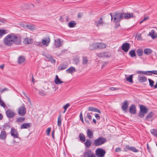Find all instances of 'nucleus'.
Here are the masks:
<instances>
[{
  "label": "nucleus",
  "mask_w": 157,
  "mask_h": 157,
  "mask_svg": "<svg viewBox=\"0 0 157 157\" xmlns=\"http://www.w3.org/2000/svg\"><path fill=\"white\" fill-rule=\"evenodd\" d=\"M67 65L64 62L61 63L58 67V70L59 71H61L66 69Z\"/></svg>",
  "instance_id": "obj_17"
},
{
  "label": "nucleus",
  "mask_w": 157,
  "mask_h": 157,
  "mask_svg": "<svg viewBox=\"0 0 157 157\" xmlns=\"http://www.w3.org/2000/svg\"><path fill=\"white\" fill-rule=\"evenodd\" d=\"M80 140L82 142H84L86 140V137L82 133H80L79 135Z\"/></svg>",
  "instance_id": "obj_31"
},
{
  "label": "nucleus",
  "mask_w": 157,
  "mask_h": 157,
  "mask_svg": "<svg viewBox=\"0 0 157 157\" xmlns=\"http://www.w3.org/2000/svg\"><path fill=\"white\" fill-rule=\"evenodd\" d=\"M147 78L144 75L139 76L138 78V81L140 82H143L147 81Z\"/></svg>",
  "instance_id": "obj_18"
},
{
  "label": "nucleus",
  "mask_w": 157,
  "mask_h": 157,
  "mask_svg": "<svg viewBox=\"0 0 157 157\" xmlns=\"http://www.w3.org/2000/svg\"><path fill=\"white\" fill-rule=\"evenodd\" d=\"M43 55L45 56L47 58L49 59V61H50L52 63H55L56 62V60L54 59H53L52 56L49 54H44Z\"/></svg>",
  "instance_id": "obj_20"
},
{
  "label": "nucleus",
  "mask_w": 157,
  "mask_h": 157,
  "mask_svg": "<svg viewBox=\"0 0 157 157\" xmlns=\"http://www.w3.org/2000/svg\"><path fill=\"white\" fill-rule=\"evenodd\" d=\"M31 124L30 123H24L21 125L20 128L23 129L30 128L31 127Z\"/></svg>",
  "instance_id": "obj_15"
},
{
  "label": "nucleus",
  "mask_w": 157,
  "mask_h": 157,
  "mask_svg": "<svg viewBox=\"0 0 157 157\" xmlns=\"http://www.w3.org/2000/svg\"><path fill=\"white\" fill-rule=\"evenodd\" d=\"M89 49L90 50H96L98 49L97 43H94L92 44L89 47Z\"/></svg>",
  "instance_id": "obj_16"
},
{
  "label": "nucleus",
  "mask_w": 157,
  "mask_h": 157,
  "mask_svg": "<svg viewBox=\"0 0 157 157\" xmlns=\"http://www.w3.org/2000/svg\"><path fill=\"white\" fill-rule=\"evenodd\" d=\"M109 89L111 90H117L119 89L118 88L114 87H111L109 88Z\"/></svg>",
  "instance_id": "obj_56"
},
{
  "label": "nucleus",
  "mask_w": 157,
  "mask_h": 157,
  "mask_svg": "<svg viewBox=\"0 0 157 157\" xmlns=\"http://www.w3.org/2000/svg\"><path fill=\"white\" fill-rule=\"evenodd\" d=\"M105 153V150L101 148H98L95 151L96 155L98 157H104Z\"/></svg>",
  "instance_id": "obj_4"
},
{
  "label": "nucleus",
  "mask_w": 157,
  "mask_h": 157,
  "mask_svg": "<svg viewBox=\"0 0 157 157\" xmlns=\"http://www.w3.org/2000/svg\"><path fill=\"white\" fill-rule=\"evenodd\" d=\"M148 75H151L152 74L157 75V70L148 71Z\"/></svg>",
  "instance_id": "obj_47"
},
{
  "label": "nucleus",
  "mask_w": 157,
  "mask_h": 157,
  "mask_svg": "<svg viewBox=\"0 0 157 157\" xmlns=\"http://www.w3.org/2000/svg\"><path fill=\"white\" fill-rule=\"evenodd\" d=\"M123 15V19H129L131 18H134L135 17V16L133 15L132 13H122Z\"/></svg>",
  "instance_id": "obj_7"
},
{
  "label": "nucleus",
  "mask_w": 157,
  "mask_h": 157,
  "mask_svg": "<svg viewBox=\"0 0 157 157\" xmlns=\"http://www.w3.org/2000/svg\"><path fill=\"white\" fill-rule=\"evenodd\" d=\"M70 106V104L69 103H67L63 106V108L65 110L63 112L64 113L66 111V110Z\"/></svg>",
  "instance_id": "obj_54"
},
{
  "label": "nucleus",
  "mask_w": 157,
  "mask_h": 157,
  "mask_svg": "<svg viewBox=\"0 0 157 157\" xmlns=\"http://www.w3.org/2000/svg\"><path fill=\"white\" fill-rule=\"evenodd\" d=\"M129 54L130 56L132 57H134L136 56V54L135 53V51L133 50H132L130 51L129 52Z\"/></svg>",
  "instance_id": "obj_39"
},
{
  "label": "nucleus",
  "mask_w": 157,
  "mask_h": 157,
  "mask_svg": "<svg viewBox=\"0 0 157 157\" xmlns=\"http://www.w3.org/2000/svg\"><path fill=\"white\" fill-rule=\"evenodd\" d=\"M51 130V128H48L47 129V134L48 135H49Z\"/></svg>",
  "instance_id": "obj_59"
},
{
  "label": "nucleus",
  "mask_w": 157,
  "mask_h": 157,
  "mask_svg": "<svg viewBox=\"0 0 157 157\" xmlns=\"http://www.w3.org/2000/svg\"><path fill=\"white\" fill-rule=\"evenodd\" d=\"M96 55L99 57H108L107 55L106 52H101L100 53H97Z\"/></svg>",
  "instance_id": "obj_25"
},
{
  "label": "nucleus",
  "mask_w": 157,
  "mask_h": 157,
  "mask_svg": "<svg viewBox=\"0 0 157 157\" xmlns=\"http://www.w3.org/2000/svg\"><path fill=\"white\" fill-rule=\"evenodd\" d=\"M76 24V23L75 21H71L68 23V26L70 28H73L75 26Z\"/></svg>",
  "instance_id": "obj_37"
},
{
  "label": "nucleus",
  "mask_w": 157,
  "mask_h": 157,
  "mask_svg": "<svg viewBox=\"0 0 157 157\" xmlns=\"http://www.w3.org/2000/svg\"><path fill=\"white\" fill-rule=\"evenodd\" d=\"M146 113L144 112H142L140 111L138 117L140 118H143L144 117V115Z\"/></svg>",
  "instance_id": "obj_50"
},
{
  "label": "nucleus",
  "mask_w": 157,
  "mask_h": 157,
  "mask_svg": "<svg viewBox=\"0 0 157 157\" xmlns=\"http://www.w3.org/2000/svg\"><path fill=\"white\" fill-rule=\"evenodd\" d=\"M54 82L56 84H61L63 82V81H61L60 80L58 76L57 75H56Z\"/></svg>",
  "instance_id": "obj_29"
},
{
  "label": "nucleus",
  "mask_w": 157,
  "mask_h": 157,
  "mask_svg": "<svg viewBox=\"0 0 157 157\" xmlns=\"http://www.w3.org/2000/svg\"><path fill=\"white\" fill-rule=\"evenodd\" d=\"M151 133L154 136L157 137V130L155 129H152L150 131Z\"/></svg>",
  "instance_id": "obj_42"
},
{
  "label": "nucleus",
  "mask_w": 157,
  "mask_h": 157,
  "mask_svg": "<svg viewBox=\"0 0 157 157\" xmlns=\"http://www.w3.org/2000/svg\"><path fill=\"white\" fill-rule=\"evenodd\" d=\"M33 42V40L30 38H25L24 39V44H30L32 43Z\"/></svg>",
  "instance_id": "obj_28"
},
{
  "label": "nucleus",
  "mask_w": 157,
  "mask_h": 157,
  "mask_svg": "<svg viewBox=\"0 0 157 157\" xmlns=\"http://www.w3.org/2000/svg\"><path fill=\"white\" fill-rule=\"evenodd\" d=\"M128 105L129 103L128 101L127 100H124L122 103V105L121 106V109L122 110L126 112Z\"/></svg>",
  "instance_id": "obj_10"
},
{
  "label": "nucleus",
  "mask_w": 157,
  "mask_h": 157,
  "mask_svg": "<svg viewBox=\"0 0 157 157\" xmlns=\"http://www.w3.org/2000/svg\"><path fill=\"white\" fill-rule=\"evenodd\" d=\"M25 118L24 117H19L16 119V122L17 123H21L24 121Z\"/></svg>",
  "instance_id": "obj_41"
},
{
  "label": "nucleus",
  "mask_w": 157,
  "mask_h": 157,
  "mask_svg": "<svg viewBox=\"0 0 157 157\" xmlns=\"http://www.w3.org/2000/svg\"><path fill=\"white\" fill-rule=\"evenodd\" d=\"M94 154L90 150H89L84 153V155L85 156L90 157L91 155H94Z\"/></svg>",
  "instance_id": "obj_33"
},
{
  "label": "nucleus",
  "mask_w": 157,
  "mask_h": 157,
  "mask_svg": "<svg viewBox=\"0 0 157 157\" xmlns=\"http://www.w3.org/2000/svg\"><path fill=\"white\" fill-rule=\"evenodd\" d=\"M76 71L75 68L73 67H71L68 69L66 71L67 73L71 74Z\"/></svg>",
  "instance_id": "obj_26"
},
{
  "label": "nucleus",
  "mask_w": 157,
  "mask_h": 157,
  "mask_svg": "<svg viewBox=\"0 0 157 157\" xmlns=\"http://www.w3.org/2000/svg\"><path fill=\"white\" fill-rule=\"evenodd\" d=\"M102 18H101L99 20H95L94 23L95 25L97 27H99L100 26L104 24V22L102 20Z\"/></svg>",
  "instance_id": "obj_19"
},
{
  "label": "nucleus",
  "mask_w": 157,
  "mask_h": 157,
  "mask_svg": "<svg viewBox=\"0 0 157 157\" xmlns=\"http://www.w3.org/2000/svg\"><path fill=\"white\" fill-rule=\"evenodd\" d=\"M39 93L42 96H45L46 95V93L43 90L40 91Z\"/></svg>",
  "instance_id": "obj_53"
},
{
  "label": "nucleus",
  "mask_w": 157,
  "mask_h": 157,
  "mask_svg": "<svg viewBox=\"0 0 157 157\" xmlns=\"http://www.w3.org/2000/svg\"><path fill=\"white\" fill-rule=\"evenodd\" d=\"M136 53L138 56H142L143 55V50L142 49H139L137 50Z\"/></svg>",
  "instance_id": "obj_38"
},
{
  "label": "nucleus",
  "mask_w": 157,
  "mask_h": 157,
  "mask_svg": "<svg viewBox=\"0 0 157 157\" xmlns=\"http://www.w3.org/2000/svg\"><path fill=\"white\" fill-rule=\"evenodd\" d=\"M7 136L6 133L4 129H3L2 131L0 134V139L1 140H5Z\"/></svg>",
  "instance_id": "obj_13"
},
{
  "label": "nucleus",
  "mask_w": 157,
  "mask_h": 157,
  "mask_svg": "<svg viewBox=\"0 0 157 157\" xmlns=\"http://www.w3.org/2000/svg\"><path fill=\"white\" fill-rule=\"evenodd\" d=\"M57 125L59 127H60L61 125V115H59L58 117Z\"/></svg>",
  "instance_id": "obj_40"
},
{
  "label": "nucleus",
  "mask_w": 157,
  "mask_h": 157,
  "mask_svg": "<svg viewBox=\"0 0 157 157\" xmlns=\"http://www.w3.org/2000/svg\"><path fill=\"white\" fill-rule=\"evenodd\" d=\"M26 27L28 29L31 30H33L35 29V27L33 25H26Z\"/></svg>",
  "instance_id": "obj_51"
},
{
  "label": "nucleus",
  "mask_w": 157,
  "mask_h": 157,
  "mask_svg": "<svg viewBox=\"0 0 157 157\" xmlns=\"http://www.w3.org/2000/svg\"><path fill=\"white\" fill-rule=\"evenodd\" d=\"M140 111L142 112H144L145 113H147L148 111V109L145 106L143 105H141L140 106Z\"/></svg>",
  "instance_id": "obj_23"
},
{
  "label": "nucleus",
  "mask_w": 157,
  "mask_h": 157,
  "mask_svg": "<svg viewBox=\"0 0 157 157\" xmlns=\"http://www.w3.org/2000/svg\"><path fill=\"white\" fill-rule=\"evenodd\" d=\"M129 112L130 113L134 114L136 113V108L134 105L132 104L130 106Z\"/></svg>",
  "instance_id": "obj_12"
},
{
  "label": "nucleus",
  "mask_w": 157,
  "mask_h": 157,
  "mask_svg": "<svg viewBox=\"0 0 157 157\" xmlns=\"http://www.w3.org/2000/svg\"><path fill=\"white\" fill-rule=\"evenodd\" d=\"M98 49H101L105 48L106 45L102 43H97Z\"/></svg>",
  "instance_id": "obj_24"
},
{
  "label": "nucleus",
  "mask_w": 157,
  "mask_h": 157,
  "mask_svg": "<svg viewBox=\"0 0 157 157\" xmlns=\"http://www.w3.org/2000/svg\"><path fill=\"white\" fill-rule=\"evenodd\" d=\"M25 60V59L23 56H20L19 57L17 62L19 64H21L23 63Z\"/></svg>",
  "instance_id": "obj_30"
},
{
  "label": "nucleus",
  "mask_w": 157,
  "mask_h": 157,
  "mask_svg": "<svg viewBox=\"0 0 157 157\" xmlns=\"http://www.w3.org/2000/svg\"><path fill=\"white\" fill-rule=\"evenodd\" d=\"M133 75H130L128 77L126 78V80L131 83H133V82L132 80Z\"/></svg>",
  "instance_id": "obj_35"
},
{
  "label": "nucleus",
  "mask_w": 157,
  "mask_h": 157,
  "mask_svg": "<svg viewBox=\"0 0 157 157\" xmlns=\"http://www.w3.org/2000/svg\"><path fill=\"white\" fill-rule=\"evenodd\" d=\"M148 71H137V73L138 74H141L143 75H148Z\"/></svg>",
  "instance_id": "obj_46"
},
{
  "label": "nucleus",
  "mask_w": 157,
  "mask_h": 157,
  "mask_svg": "<svg viewBox=\"0 0 157 157\" xmlns=\"http://www.w3.org/2000/svg\"><path fill=\"white\" fill-rule=\"evenodd\" d=\"M106 141V140L105 138L100 136L94 140L93 145L95 146H98L103 144Z\"/></svg>",
  "instance_id": "obj_2"
},
{
  "label": "nucleus",
  "mask_w": 157,
  "mask_h": 157,
  "mask_svg": "<svg viewBox=\"0 0 157 157\" xmlns=\"http://www.w3.org/2000/svg\"><path fill=\"white\" fill-rule=\"evenodd\" d=\"M10 133L11 136H13L14 138H18L19 133L17 130L13 127L11 128Z\"/></svg>",
  "instance_id": "obj_9"
},
{
  "label": "nucleus",
  "mask_w": 157,
  "mask_h": 157,
  "mask_svg": "<svg viewBox=\"0 0 157 157\" xmlns=\"http://www.w3.org/2000/svg\"><path fill=\"white\" fill-rule=\"evenodd\" d=\"M3 41L4 44L7 46H11L13 44L19 45L21 44V37L17 34L11 33L7 35Z\"/></svg>",
  "instance_id": "obj_1"
},
{
  "label": "nucleus",
  "mask_w": 157,
  "mask_h": 157,
  "mask_svg": "<svg viewBox=\"0 0 157 157\" xmlns=\"http://www.w3.org/2000/svg\"><path fill=\"white\" fill-rule=\"evenodd\" d=\"M0 21L3 23H4L6 22L5 19L2 18H0Z\"/></svg>",
  "instance_id": "obj_61"
},
{
  "label": "nucleus",
  "mask_w": 157,
  "mask_h": 157,
  "mask_svg": "<svg viewBox=\"0 0 157 157\" xmlns=\"http://www.w3.org/2000/svg\"><path fill=\"white\" fill-rule=\"evenodd\" d=\"M148 80L149 83V85L151 87H153V84L154 83V82L152 80L149 78L148 79Z\"/></svg>",
  "instance_id": "obj_48"
},
{
  "label": "nucleus",
  "mask_w": 157,
  "mask_h": 157,
  "mask_svg": "<svg viewBox=\"0 0 157 157\" xmlns=\"http://www.w3.org/2000/svg\"><path fill=\"white\" fill-rule=\"evenodd\" d=\"M6 114L8 118H10L13 117L15 113L13 110L8 109L6 111Z\"/></svg>",
  "instance_id": "obj_11"
},
{
  "label": "nucleus",
  "mask_w": 157,
  "mask_h": 157,
  "mask_svg": "<svg viewBox=\"0 0 157 157\" xmlns=\"http://www.w3.org/2000/svg\"><path fill=\"white\" fill-rule=\"evenodd\" d=\"M130 47V44L128 43L123 44L121 46L122 49L125 52H127Z\"/></svg>",
  "instance_id": "obj_8"
},
{
  "label": "nucleus",
  "mask_w": 157,
  "mask_h": 157,
  "mask_svg": "<svg viewBox=\"0 0 157 157\" xmlns=\"http://www.w3.org/2000/svg\"><path fill=\"white\" fill-rule=\"evenodd\" d=\"M6 33V30L5 29H0V37H2Z\"/></svg>",
  "instance_id": "obj_45"
},
{
  "label": "nucleus",
  "mask_w": 157,
  "mask_h": 157,
  "mask_svg": "<svg viewBox=\"0 0 157 157\" xmlns=\"http://www.w3.org/2000/svg\"><path fill=\"white\" fill-rule=\"evenodd\" d=\"M61 45V42L60 41V39H59L57 40H55V45L56 48L60 47Z\"/></svg>",
  "instance_id": "obj_32"
},
{
  "label": "nucleus",
  "mask_w": 157,
  "mask_h": 157,
  "mask_svg": "<svg viewBox=\"0 0 157 157\" xmlns=\"http://www.w3.org/2000/svg\"><path fill=\"white\" fill-rule=\"evenodd\" d=\"M87 135L90 139H92L93 137V132L90 129H88L86 131Z\"/></svg>",
  "instance_id": "obj_21"
},
{
  "label": "nucleus",
  "mask_w": 157,
  "mask_h": 157,
  "mask_svg": "<svg viewBox=\"0 0 157 157\" xmlns=\"http://www.w3.org/2000/svg\"><path fill=\"white\" fill-rule=\"evenodd\" d=\"M153 114L154 113L152 112H150L149 113H148V115L146 117V120L147 121H149V119L151 118L153 116Z\"/></svg>",
  "instance_id": "obj_43"
},
{
  "label": "nucleus",
  "mask_w": 157,
  "mask_h": 157,
  "mask_svg": "<svg viewBox=\"0 0 157 157\" xmlns=\"http://www.w3.org/2000/svg\"><path fill=\"white\" fill-rule=\"evenodd\" d=\"M36 45L39 46V47H42V44L41 43V42H37L36 43Z\"/></svg>",
  "instance_id": "obj_58"
},
{
  "label": "nucleus",
  "mask_w": 157,
  "mask_h": 157,
  "mask_svg": "<svg viewBox=\"0 0 157 157\" xmlns=\"http://www.w3.org/2000/svg\"><path fill=\"white\" fill-rule=\"evenodd\" d=\"M152 52V51L151 49L147 48L144 50V52L146 55H149Z\"/></svg>",
  "instance_id": "obj_34"
},
{
  "label": "nucleus",
  "mask_w": 157,
  "mask_h": 157,
  "mask_svg": "<svg viewBox=\"0 0 157 157\" xmlns=\"http://www.w3.org/2000/svg\"><path fill=\"white\" fill-rule=\"evenodd\" d=\"M95 116L97 120H99L100 119V117L98 114H96Z\"/></svg>",
  "instance_id": "obj_60"
},
{
  "label": "nucleus",
  "mask_w": 157,
  "mask_h": 157,
  "mask_svg": "<svg viewBox=\"0 0 157 157\" xmlns=\"http://www.w3.org/2000/svg\"><path fill=\"white\" fill-rule=\"evenodd\" d=\"M23 106H20L18 109V113L21 116L24 115L26 113V109L25 105L23 104Z\"/></svg>",
  "instance_id": "obj_5"
},
{
  "label": "nucleus",
  "mask_w": 157,
  "mask_h": 157,
  "mask_svg": "<svg viewBox=\"0 0 157 157\" xmlns=\"http://www.w3.org/2000/svg\"><path fill=\"white\" fill-rule=\"evenodd\" d=\"M88 110L89 111H94L101 113V112L98 109L94 107H90L88 108Z\"/></svg>",
  "instance_id": "obj_22"
},
{
  "label": "nucleus",
  "mask_w": 157,
  "mask_h": 157,
  "mask_svg": "<svg viewBox=\"0 0 157 157\" xmlns=\"http://www.w3.org/2000/svg\"><path fill=\"white\" fill-rule=\"evenodd\" d=\"M80 118L82 121V122L84 123V121H83V117H82V112H81L80 113V116H79Z\"/></svg>",
  "instance_id": "obj_55"
},
{
  "label": "nucleus",
  "mask_w": 157,
  "mask_h": 157,
  "mask_svg": "<svg viewBox=\"0 0 157 157\" xmlns=\"http://www.w3.org/2000/svg\"><path fill=\"white\" fill-rule=\"evenodd\" d=\"M85 120L86 123V124H90L89 121L87 120L86 118H85Z\"/></svg>",
  "instance_id": "obj_64"
},
{
  "label": "nucleus",
  "mask_w": 157,
  "mask_h": 157,
  "mask_svg": "<svg viewBox=\"0 0 157 157\" xmlns=\"http://www.w3.org/2000/svg\"><path fill=\"white\" fill-rule=\"evenodd\" d=\"M92 144L91 140L89 139H87L84 143V145L86 148H89Z\"/></svg>",
  "instance_id": "obj_27"
},
{
  "label": "nucleus",
  "mask_w": 157,
  "mask_h": 157,
  "mask_svg": "<svg viewBox=\"0 0 157 157\" xmlns=\"http://www.w3.org/2000/svg\"><path fill=\"white\" fill-rule=\"evenodd\" d=\"M8 90V89L7 88H5L2 90L1 91V93H3L5 91H7Z\"/></svg>",
  "instance_id": "obj_63"
},
{
  "label": "nucleus",
  "mask_w": 157,
  "mask_h": 157,
  "mask_svg": "<svg viewBox=\"0 0 157 157\" xmlns=\"http://www.w3.org/2000/svg\"><path fill=\"white\" fill-rule=\"evenodd\" d=\"M74 61L75 64L77 65L79 62V58L78 57H75L74 59Z\"/></svg>",
  "instance_id": "obj_49"
},
{
  "label": "nucleus",
  "mask_w": 157,
  "mask_h": 157,
  "mask_svg": "<svg viewBox=\"0 0 157 157\" xmlns=\"http://www.w3.org/2000/svg\"><path fill=\"white\" fill-rule=\"evenodd\" d=\"M125 149L127 150H129L135 152H137L139 151L138 150L136 149L135 147L130 146L128 145L126 146Z\"/></svg>",
  "instance_id": "obj_14"
},
{
  "label": "nucleus",
  "mask_w": 157,
  "mask_h": 157,
  "mask_svg": "<svg viewBox=\"0 0 157 157\" xmlns=\"http://www.w3.org/2000/svg\"><path fill=\"white\" fill-rule=\"evenodd\" d=\"M114 21L116 23H119L120 21L123 19L122 13H115L113 15Z\"/></svg>",
  "instance_id": "obj_3"
},
{
  "label": "nucleus",
  "mask_w": 157,
  "mask_h": 157,
  "mask_svg": "<svg viewBox=\"0 0 157 157\" xmlns=\"http://www.w3.org/2000/svg\"><path fill=\"white\" fill-rule=\"evenodd\" d=\"M121 151V148L120 147L116 148L115 150V151L116 152H119Z\"/></svg>",
  "instance_id": "obj_62"
},
{
  "label": "nucleus",
  "mask_w": 157,
  "mask_h": 157,
  "mask_svg": "<svg viewBox=\"0 0 157 157\" xmlns=\"http://www.w3.org/2000/svg\"><path fill=\"white\" fill-rule=\"evenodd\" d=\"M149 33L152 39H155L157 37V34H155L154 30H152L151 33Z\"/></svg>",
  "instance_id": "obj_36"
},
{
  "label": "nucleus",
  "mask_w": 157,
  "mask_h": 157,
  "mask_svg": "<svg viewBox=\"0 0 157 157\" xmlns=\"http://www.w3.org/2000/svg\"><path fill=\"white\" fill-rule=\"evenodd\" d=\"M0 105L4 108H5L6 107V104L2 100L0 101Z\"/></svg>",
  "instance_id": "obj_52"
},
{
  "label": "nucleus",
  "mask_w": 157,
  "mask_h": 157,
  "mask_svg": "<svg viewBox=\"0 0 157 157\" xmlns=\"http://www.w3.org/2000/svg\"><path fill=\"white\" fill-rule=\"evenodd\" d=\"M86 117L88 118L89 120H91L92 119V117L90 113H87Z\"/></svg>",
  "instance_id": "obj_57"
},
{
  "label": "nucleus",
  "mask_w": 157,
  "mask_h": 157,
  "mask_svg": "<svg viewBox=\"0 0 157 157\" xmlns=\"http://www.w3.org/2000/svg\"><path fill=\"white\" fill-rule=\"evenodd\" d=\"M50 41V37L48 36L45 37L41 40V43L42 45H44L47 46L48 45Z\"/></svg>",
  "instance_id": "obj_6"
},
{
  "label": "nucleus",
  "mask_w": 157,
  "mask_h": 157,
  "mask_svg": "<svg viewBox=\"0 0 157 157\" xmlns=\"http://www.w3.org/2000/svg\"><path fill=\"white\" fill-rule=\"evenodd\" d=\"M88 62V58L87 57H83L82 58V62L83 64H86Z\"/></svg>",
  "instance_id": "obj_44"
}]
</instances>
